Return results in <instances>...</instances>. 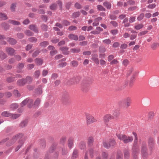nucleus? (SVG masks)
Instances as JSON below:
<instances>
[{
    "label": "nucleus",
    "instance_id": "1",
    "mask_svg": "<svg viewBox=\"0 0 159 159\" xmlns=\"http://www.w3.org/2000/svg\"><path fill=\"white\" fill-rule=\"evenodd\" d=\"M117 138L120 140L123 141L125 143H127L132 142L133 139V138L131 136H127L123 134H119L117 135Z\"/></svg>",
    "mask_w": 159,
    "mask_h": 159
},
{
    "label": "nucleus",
    "instance_id": "2",
    "mask_svg": "<svg viewBox=\"0 0 159 159\" xmlns=\"http://www.w3.org/2000/svg\"><path fill=\"white\" fill-rule=\"evenodd\" d=\"M85 116L86 118V122L87 125L96 122L97 121V120L94 118L93 116L89 114H86L85 115Z\"/></svg>",
    "mask_w": 159,
    "mask_h": 159
},
{
    "label": "nucleus",
    "instance_id": "3",
    "mask_svg": "<svg viewBox=\"0 0 159 159\" xmlns=\"http://www.w3.org/2000/svg\"><path fill=\"white\" fill-rule=\"evenodd\" d=\"M107 142H108L106 140H104L103 142V146L107 149H108L111 147L114 146L116 144L115 140L113 139H110L109 141V144L108 145H107Z\"/></svg>",
    "mask_w": 159,
    "mask_h": 159
},
{
    "label": "nucleus",
    "instance_id": "4",
    "mask_svg": "<svg viewBox=\"0 0 159 159\" xmlns=\"http://www.w3.org/2000/svg\"><path fill=\"white\" fill-rule=\"evenodd\" d=\"M147 150V149L146 145L145 144H143L142 147L141 153L142 157L144 159L146 158L148 156Z\"/></svg>",
    "mask_w": 159,
    "mask_h": 159
},
{
    "label": "nucleus",
    "instance_id": "5",
    "mask_svg": "<svg viewBox=\"0 0 159 159\" xmlns=\"http://www.w3.org/2000/svg\"><path fill=\"white\" fill-rule=\"evenodd\" d=\"M23 136V134H17L13 137L11 140V144H12L16 142V140L22 138Z\"/></svg>",
    "mask_w": 159,
    "mask_h": 159
},
{
    "label": "nucleus",
    "instance_id": "6",
    "mask_svg": "<svg viewBox=\"0 0 159 159\" xmlns=\"http://www.w3.org/2000/svg\"><path fill=\"white\" fill-rule=\"evenodd\" d=\"M87 153V156L88 157V154H89L90 156L91 157L93 158L94 157V156L96 154H98V152L97 151L94 152L93 150L92 149L90 148L89 149L87 152H86V153Z\"/></svg>",
    "mask_w": 159,
    "mask_h": 159
},
{
    "label": "nucleus",
    "instance_id": "7",
    "mask_svg": "<svg viewBox=\"0 0 159 159\" xmlns=\"http://www.w3.org/2000/svg\"><path fill=\"white\" fill-rule=\"evenodd\" d=\"M114 118V116L109 114L106 115L103 117V120L104 122L107 123L111 119Z\"/></svg>",
    "mask_w": 159,
    "mask_h": 159
},
{
    "label": "nucleus",
    "instance_id": "8",
    "mask_svg": "<svg viewBox=\"0 0 159 159\" xmlns=\"http://www.w3.org/2000/svg\"><path fill=\"white\" fill-rule=\"evenodd\" d=\"M74 138L73 137L70 138L68 140V146L70 149H71L74 145Z\"/></svg>",
    "mask_w": 159,
    "mask_h": 159
},
{
    "label": "nucleus",
    "instance_id": "9",
    "mask_svg": "<svg viewBox=\"0 0 159 159\" xmlns=\"http://www.w3.org/2000/svg\"><path fill=\"white\" fill-rule=\"evenodd\" d=\"M48 49L49 50H51L50 52V54L52 56H53L57 53V51L55 49V48L52 46H49L48 47Z\"/></svg>",
    "mask_w": 159,
    "mask_h": 159
},
{
    "label": "nucleus",
    "instance_id": "10",
    "mask_svg": "<svg viewBox=\"0 0 159 159\" xmlns=\"http://www.w3.org/2000/svg\"><path fill=\"white\" fill-rule=\"evenodd\" d=\"M123 102L125 104V107H128L130 105L131 103V99L130 98L127 97L124 99Z\"/></svg>",
    "mask_w": 159,
    "mask_h": 159
},
{
    "label": "nucleus",
    "instance_id": "11",
    "mask_svg": "<svg viewBox=\"0 0 159 159\" xmlns=\"http://www.w3.org/2000/svg\"><path fill=\"white\" fill-rule=\"evenodd\" d=\"M91 56L92 57L91 59L94 61L96 64H99V61L98 58V56L96 54H92Z\"/></svg>",
    "mask_w": 159,
    "mask_h": 159
},
{
    "label": "nucleus",
    "instance_id": "12",
    "mask_svg": "<svg viewBox=\"0 0 159 159\" xmlns=\"http://www.w3.org/2000/svg\"><path fill=\"white\" fill-rule=\"evenodd\" d=\"M59 49L65 55H67L69 53V52L68 51L69 48L67 47H60Z\"/></svg>",
    "mask_w": 159,
    "mask_h": 159
},
{
    "label": "nucleus",
    "instance_id": "13",
    "mask_svg": "<svg viewBox=\"0 0 159 159\" xmlns=\"http://www.w3.org/2000/svg\"><path fill=\"white\" fill-rule=\"evenodd\" d=\"M78 150L76 149H74L71 157V159H75L78 156Z\"/></svg>",
    "mask_w": 159,
    "mask_h": 159
},
{
    "label": "nucleus",
    "instance_id": "14",
    "mask_svg": "<svg viewBox=\"0 0 159 159\" xmlns=\"http://www.w3.org/2000/svg\"><path fill=\"white\" fill-rule=\"evenodd\" d=\"M139 151V149L137 146H133L132 148L133 155L134 156H137Z\"/></svg>",
    "mask_w": 159,
    "mask_h": 159
},
{
    "label": "nucleus",
    "instance_id": "15",
    "mask_svg": "<svg viewBox=\"0 0 159 159\" xmlns=\"http://www.w3.org/2000/svg\"><path fill=\"white\" fill-rule=\"evenodd\" d=\"M68 37L69 39L72 40L77 41L78 39V36L74 34H70L68 35Z\"/></svg>",
    "mask_w": 159,
    "mask_h": 159
},
{
    "label": "nucleus",
    "instance_id": "16",
    "mask_svg": "<svg viewBox=\"0 0 159 159\" xmlns=\"http://www.w3.org/2000/svg\"><path fill=\"white\" fill-rule=\"evenodd\" d=\"M6 50L8 53L10 55H13L15 52V50L13 48H7Z\"/></svg>",
    "mask_w": 159,
    "mask_h": 159
},
{
    "label": "nucleus",
    "instance_id": "17",
    "mask_svg": "<svg viewBox=\"0 0 159 159\" xmlns=\"http://www.w3.org/2000/svg\"><path fill=\"white\" fill-rule=\"evenodd\" d=\"M69 97L68 94L66 95H64L63 96L62 98V101L63 102L66 103L69 102Z\"/></svg>",
    "mask_w": 159,
    "mask_h": 159
},
{
    "label": "nucleus",
    "instance_id": "18",
    "mask_svg": "<svg viewBox=\"0 0 159 159\" xmlns=\"http://www.w3.org/2000/svg\"><path fill=\"white\" fill-rule=\"evenodd\" d=\"M8 22L9 23L14 25H20V23L19 22L15 20H8Z\"/></svg>",
    "mask_w": 159,
    "mask_h": 159
},
{
    "label": "nucleus",
    "instance_id": "19",
    "mask_svg": "<svg viewBox=\"0 0 159 159\" xmlns=\"http://www.w3.org/2000/svg\"><path fill=\"white\" fill-rule=\"evenodd\" d=\"M17 84L20 86H23L25 84L24 79H20L17 81Z\"/></svg>",
    "mask_w": 159,
    "mask_h": 159
},
{
    "label": "nucleus",
    "instance_id": "20",
    "mask_svg": "<svg viewBox=\"0 0 159 159\" xmlns=\"http://www.w3.org/2000/svg\"><path fill=\"white\" fill-rule=\"evenodd\" d=\"M1 115L3 117H9L10 116V115H11V113H10L8 111H3Z\"/></svg>",
    "mask_w": 159,
    "mask_h": 159
},
{
    "label": "nucleus",
    "instance_id": "21",
    "mask_svg": "<svg viewBox=\"0 0 159 159\" xmlns=\"http://www.w3.org/2000/svg\"><path fill=\"white\" fill-rule=\"evenodd\" d=\"M29 28L35 33H38V29L35 27V25H30Z\"/></svg>",
    "mask_w": 159,
    "mask_h": 159
},
{
    "label": "nucleus",
    "instance_id": "22",
    "mask_svg": "<svg viewBox=\"0 0 159 159\" xmlns=\"http://www.w3.org/2000/svg\"><path fill=\"white\" fill-rule=\"evenodd\" d=\"M7 41L11 44H15L16 43V41L14 39L11 38H7Z\"/></svg>",
    "mask_w": 159,
    "mask_h": 159
},
{
    "label": "nucleus",
    "instance_id": "23",
    "mask_svg": "<svg viewBox=\"0 0 159 159\" xmlns=\"http://www.w3.org/2000/svg\"><path fill=\"white\" fill-rule=\"evenodd\" d=\"M41 102L40 99L38 98L34 101V106L35 107H38Z\"/></svg>",
    "mask_w": 159,
    "mask_h": 159
},
{
    "label": "nucleus",
    "instance_id": "24",
    "mask_svg": "<svg viewBox=\"0 0 159 159\" xmlns=\"http://www.w3.org/2000/svg\"><path fill=\"white\" fill-rule=\"evenodd\" d=\"M66 137L65 136L62 137L60 139V143L62 145H64L66 141Z\"/></svg>",
    "mask_w": 159,
    "mask_h": 159
},
{
    "label": "nucleus",
    "instance_id": "25",
    "mask_svg": "<svg viewBox=\"0 0 159 159\" xmlns=\"http://www.w3.org/2000/svg\"><path fill=\"white\" fill-rule=\"evenodd\" d=\"M18 107V105L16 103H14L10 105V108L11 110L13 111L17 109Z\"/></svg>",
    "mask_w": 159,
    "mask_h": 159
},
{
    "label": "nucleus",
    "instance_id": "26",
    "mask_svg": "<svg viewBox=\"0 0 159 159\" xmlns=\"http://www.w3.org/2000/svg\"><path fill=\"white\" fill-rule=\"evenodd\" d=\"M28 100V107L29 108L31 107L33 105V100L32 99L27 98Z\"/></svg>",
    "mask_w": 159,
    "mask_h": 159
},
{
    "label": "nucleus",
    "instance_id": "27",
    "mask_svg": "<svg viewBox=\"0 0 159 159\" xmlns=\"http://www.w3.org/2000/svg\"><path fill=\"white\" fill-rule=\"evenodd\" d=\"M116 159H123L122 153L121 151H118L117 152Z\"/></svg>",
    "mask_w": 159,
    "mask_h": 159
},
{
    "label": "nucleus",
    "instance_id": "28",
    "mask_svg": "<svg viewBox=\"0 0 159 159\" xmlns=\"http://www.w3.org/2000/svg\"><path fill=\"white\" fill-rule=\"evenodd\" d=\"M93 142V138L92 137H89L88 139V143L89 146H91L92 145Z\"/></svg>",
    "mask_w": 159,
    "mask_h": 159
},
{
    "label": "nucleus",
    "instance_id": "29",
    "mask_svg": "<svg viewBox=\"0 0 159 159\" xmlns=\"http://www.w3.org/2000/svg\"><path fill=\"white\" fill-rule=\"evenodd\" d=\"M25 84H29L31 83L32 81V78L30 76L27 77L25 79H24Z\"/></svg>",
    "mask_w": 159,
    "mask_h": 159
},
{
    "label": "nucleus",
    "instance_id": "30",
    "mask_svg": "<svg viewBox=\"0 0 159 159\" xmlns=\"http://www.w3.org/2000/svg\"><path fill=\"white\" fill-rule=\"evenodd\" d=\"M20 115L19 114H12L11 113V115H10V117L12 119H15L19 117L20 116Z\"/></svg>",
    "mask_w": 159,
    "mask_h": 159
},
{
    "label": "nucleus",
    "instance_id": "31",
    "mask_svg": "<svg viewBox=\"0 0 159 159\" xmlns=\"http://www.w3.org/2000/svg\"><path fill=\"white\" fill-rule=\"evenodd\" d=\"M124 155L125 158H128L129 156V150L128 149H126L124 151Z\"/></svg>",
    "mask_w": 159,
    "mask_h": 159
},
{
    "label": "nucleus",
    "instance_id": "32",
    "mask_svg": "<svg viewBox=\"0 0 159 159\" xmlns=\"http://www.w3.org/2000/svg\"><path fill=\"white\" fill-rule=\"evenodd\" d=\"M8 17L7 15L2 13H0V19L3 20H6L7 19Z\"/></svg>",
    "mask_w": 159,
    "mask_h": 159
},
{
    "label": "nucleus",
    "instance_id": "33",
    "mask_svg": "<svg viewBox=\"0 0 159 159\" xmlns=\"http://www.w3.org/2000/svg\"><path fill=\"white\" fill-rule=\"evenodd\" d=\"M79 147L81 149H84L86 147L85 143L83 141H81L79 144Z\"/></svg>",
    "mask_w": 159,
    "mask_h": 159
},
{
    "label": "nucleus",
    "instance_id": "34",
    "mask_svg": "<svg viewBox=\"0 0 159 159\" xmlns=\"http://www.w3.org/2000/svg\"><path fill=\"white\" fill-rule=\"evenodd\" d=\"M40 74V71L39 70H37L34 73L33 76L35 78H38Z\"/></svg>",
    "mask_w": 159,
    "mask_h": 159
},
{
    "label": "nucleus",
    "instance_id": "35",
    "mask_svg": "<svg viewBox=\"0 0 159 159\" xmlns=\"http://www.w3.org/2000/svg\"><path fill=\"white\" fill-rule=\"evenodd\" d=\"M35 62L38 65H41L43 62V60L41 58H36L35 60Z\"/></svg>",
    "mask_w": 159,
    "mask_h": 159
},
{
    "label": "nucleus",
    "instance_id": "36",
    "mask_svg": "<svg viewBox=\"0 0 159 159\" xmlns=\"http://www.w3.org/2000/svg\"><path fill=\"white\" fill-rule=\"evenodd\" d=\"M28 124V121L27 120H24L22 121L20 124V126L21 127H24L26 126Z\"/></svg>",
    "mask_w": 159,
    "mask_h": 159
},
{
    "label": "nucleus",
    "instance_id": "37",
    "mask_svg": "<svg viewBox=\"0 0 159 159\" xmlns=\"http://www.w3.org/2000/svg\"><path fill=\"white\" fill-rule=\"evenodd\" d=\"M1 25L5 29H8L9 28V25L5 22L2 23L1 24Z\"/></svg>",
    "mask_w": 159,
    "mask_h": 159
},
{
    "label": "nucleus",
    "instance_id": "38",
    "mask_svg": "<svg viewBox=\"0 0 159 159\" xmlns=\"http://www.w3.org/2000/svg\"><path fill=\"white\" fill-rule=\"evenodd\" d=\"M133 134L135 137V139L134 142V146H137L136 145L137 143L138 138L136 134L133 132Z\"/></svg>",
    "mask_w": 159,
    "mask_h": 159
},
{
    "label": "nucleus",
    "instance_id": "39",
    "mask_svg": "<svg viewBox=\"0 0 159 159\" xmlns=\"http://www.w3.org/2000/svg\"><path fill=\"white\" fill-rule=\"evenodd\" d=\"M104 6L107 9H110L111 8V5L110 2H105L103 3Z\"/></svg>",
    "mask_w": 159,
    "mask_h": 159
},
{
    "label": "nucleus",
    "instance_id": "40",
    "mask_svg": "<svg viewBox=\"0 0 159 159\" xmlns=\"http://www.w3.org/2000/svg\"><path fill=\"white\" fill-rule=\"evenodd\" d=\"M70 51L72 53H78L80 52V50L79 48H74L71 49Z\"/></svg>",
    "mask_w": 159,
    "mask_h": 159
},
{
    "label": "nucleus",
    "instance_id": "41",
    "mask_svg": "<svg viewBox=\"0 0 159 159\" xmlns=\"http://www.w3.org/2000/svg\"><path fill=\"white\" fill-rule=\"evenodd\" d=\"M28 40L30 42L35 43L37 42V39L34 37H31L29 38Z\"/></svg>",
    "mask_w": 159,
    "mask_h": 159
},
{
    "label": "nucleus",
    "instance_id": "42",
    "mask_svg": "<svg viewBox=\"0 0 159 159\" xmlns=\"http://www.w3.org/2000/svg\"><path fill=\"white\" fill-rule=\"evenodd\" d=\"M24 33L26 35L29 36L33 35V32L29 30H26L25 31Z\"/></svg>",
    "mask_w": 159,
    "mask_h": 159
},
{
    "label": "nucleus",
    "instance_id": "43",
    "mask_svg": "<svg viewBox=\"0 0 159 159\" xmlns=\"http://www.w3.org/2000/svg\"><path fill=\"white\" fill-rule=\"evenodd\" d=\"M108 154L107 153L105 152H102V159H108Z\"/></svg>",
    "mask_w": 159,
    "mask_h": 159
},
{
    "label": "nucleus",
    "instance_id": "44",
    "mask_svg": "<svg viewBox=\"0 0 159 159\" xmlns=\"http://www.w3.org/2000/svg\"><path fill=\"white\" fill-rule=\"evenodd\" d=\"M154 143V142L153 139L151 138L150 139L148 142L149 146L150 148H152L153 147Z\"/></svg>",
    "mask_w": 159,
    "mask_h": 159
},
{
    "label": "nucleus",
    "instance_id": "45",
    "mask_svg": "<svg viewBox=\"0 0 159 159\" xmlns=\"http://www.w3.org/2000/svg\"><path fill=\"white\" fill-rule=\"evenodd\" d=\"M143 27V25L142 24H141L135 26L134 27V28L137 30H139L142 28Z\"/></svg>",
    "mask_w": 159,
    "mask_h": 159
},
{
    "label": "nucleus",
    "instance_id": "46",
    "mask_svg": "<svg viewBox=\"0 0 159 159\" xmlns=\"http://www.w3.org/2000/svg\"><path fill=\"white\" fill-rule=\"evenodd\" d=\"M49 44V43L47 41H43L40 43V45L43 47H45Z\"/></svg>",
    "mask_w": 159,
    "mask_h": 159
},
{
    "label": "nucleus",
    "instance_id": "47",
    "mask_svg": "<svg viewBox=\"0 0 159 159\" xmlns=\"http://www.w3.org/2000/svg\"><path fill=\"white\" fill-rule=\"evenodd\" d=\"M27 103L28 100L26 98L20 104V106L21 107H23L25 106L26 104H27Z\"/></svg>",
    "mask_w": 159,
    "mask_h": 159
},
{
    "label": "nucleus",
    "instance_id": "48",
    "mask_svg": "<svg viewBox=\"0 0 159 159\" xmlns=\"http://www.w3.org/2000/svg\"><path fill=\"white\" fill-rule=\"evenodd\" d=\"M99 52L102 53H103L106 51L105 48L103 47H100L99 48Z\"/></svg>",
    "mask_w": 159,
    "mask_h": 159
},
{
    "label": "nucleus",
    "instance_id": "49",
    "mask_svg": "<svg viewBox=\"0 0 159 159\" xmlns=\"http://www.w3.org/2000/svg\"><path fill=\"white\" fill-rule=\"evenodd\" d=\"M80 12L79 11L73 13L72 16L73 18H76L80 16Z\"/></svg>",
    "mask_w": 159,
    "mask_h": 159
},
{
    "label": "nucleus",
    "instance_id": "50",
    "mask_svg": "<svg viewBox=\"0 0 159 159\" xmlns=\"http://www.w3.org/2000/svg\"><path fill=\"white\" fill-rule=\"evenodd\" d=\"M119 114L118 110H113L112 111V114L115 116H117Z\"/></svg>",
    "mask_w": 159,
    "mask_h": 159
},
{
    "label": "nucleus",
    "instance_id": "51",
    "mask_svg": "<svg viewBox=\"0 0 159 159\" xmlns=\"http://www.w3.org/2000/svg\"><path fill=\"white\" fill-rule=\"evenodd\" d=\"M14 77H9L7 78V81L8 83H11L13 82L15 80Z\"/></svg>",
    "mask_w": 159,
    "mask_h": 159
},
{
    "label": "nucleus",
    "instance_id": "52",
    "mask_svg": "<svg viewBox=\"0 0 159 159\" xmlns=\"http://www.w3.org/2000/svg\"><path fill=\"white\" fill-rule=\"evenodd\" d=\"M13 94L17 97H19L20 95V93L17 90H15L13 91Z\"/></svg>",
    "mask_w": 159,
    "mask_h": 159
},
{
    "label": "nucleus",
    "instance_id": "53",
    "mask_svg": "<svg viewBox=\"0 0 159 159\" xmlns=\"http://www.w3.org/2000/svg\"><path fill=\"white\" fill-rule=\"evenodd\" d=\"M57 7V5L56 4L53 3L50 6V8L52 10H55L56 9Z\"/></svg>",
    "mask_w": 159,
    "mask_h": 159
},
{
    "label": "nucleus",
    "instance_id": "54",
    "mask_svg": "<svg viewBox=\"0 0 159 159\" xmlns=\"http://www.w3.org/2000/svg\"><path fill=\"white\" fill-rule=\"evenodd\" d=\"M144 16L143 13L141 14L137 17V20L138 21H141L142 20Z\"/></svg>",
    "mask_w": 159,
    "mask_h": 159
},
{
    "label": "nucleus",
    "instance_id": "55",
    "mask_svg": "<svg viewBox=\"0 0 159 159\" xmlns=\"http://www.w3.org/2000/svg\"><path fill=\"white\" fill-rule=\"evenodd\" d=\"M103 43L106 44H109L111 43V41L109 39H106L103 41Z\"/></svg>",
    "mask_w": 159,
    "mask_h": 159
},
{
    "label": "nucleus",
    "instance_id": "56",
    "mask_svg": "<svg viewBox=\"0 0 159 159\" xmlns=\"http://www.w3.org/2000/svg\"><path fill=\"white\" fill-rule=\"evenodd\" d=\"M62 23V25L65 26L69 25H70V24L69 22L66 20H63Z\"/></svg>",
    "mask_w": 159,
    "mask_h": 159
},
{
    "label": "nucleus",
    "instance_id": "57",
    "mask_svg": "<svg viewBox=\"0 0 159 159\" xmlns=\"http://www.w3.org/2000/svg\"><path fill=\"white\" fill-rule=\"evenodd\" d=\"M98 9L99 11H105V9L101 5H98L97 6Z\"/></svg>",
    "mask_w": 159,
    "mask_h": 159
},
{
    "label": "nucleus",
    "instance_id": "58",
    "mask_svg": "<svg viewBox=\"0 0 159 159\" xmlns=\"http://www.w3.org/2000/svg\"><path fill=\"white\" fill-rule=\"evenodd\" d=\"M7 57L6 55L3 52L0 53V58L1 59H4Z\"/></svg>",
    "mask_w": 159,
    "mask_h": 159
},
{
    "label": "nucleus",
    "instance_id": "59",
    "mask_svg": "<svg viewBox=\"0 0 159 159\" xmlns=\"http://www.w3.org/2000/svg\"><path fill=\"white\" fill-rule=\"evenodd\" d=\"M159 46V44L158 43H153L151 46V48L153 49H155L157 47Z\"/></svg>",
    "mask_w": 159,
    "mask_h": 159
},
{
    "label": "nucleus",
    "instance_id": "60",
    "mask_svg": "<svg viewBox=\"0 0 159 159\" xmlns=\"http://www.w3.org/2000/svg\"><path fill=\"white\" fill-rule=\"evenodd\" d=\"M77 29V28L75 26L72 25L69 27L68 30L70 31L75 30Z\"/></svg>",
    "mask_w": 159,
    "mask_h": 159
},
{
    "label": "nucleus",
    "instance_id": "61",
    "mask_svg": "<svg viewBox=\"0 0 159 159\" xmlns=\"http://www.w3.org/2000/svg\"><path fill=\"white\" fill-rule=\"evenodd\" d=\"M36 93L38 94H40L42 93V90L41 88H38L36 90Z\"/></svg>",
    "mask_w": 159,
    "mask_h": 159
},
{
    "label": "nucleus",
    "instance_id": "62",
    "mask_svg": "<svg viewBox=\"0 0 159 159\" xmlns=\"http://www.w3.org/2000/svg\"><path fill=\"white\" fill-rule=\"evenodd\" d=\"M68 153V151L66 148H63L62 149V154L63 155H66Z\"/></svg>",
    "mask_w": 159,
    "mask_h": 159
},
{
    "label": "nucleus",
    "instance_id": "63",
    "mask_svg": "<svg viewBox=\"0 0 159 159\" xmlns=\"http://www.w3.org/2000/svg\"><path fill=\"white\" fill-rule=\"evenodd\" d=\"M24 66V64L23 63H20L18 64V68L19 69H22Z\"/></svg>",
    "mask_w": 159,
    "mask_h": 159
},
{
    "label": "nucleus",
    "instance_id": "64",
    "mask_svg": "<svg viewBox=\"0 0 159 159\" xmlns=\"http://www.w3.org/2000/svg\"><path fill=\"white\" fill-rule=\"evenodd\" d=\"M5 97L7 98H9L12 95V93L10 92H7L5 93Z\"/></svg>",
    "mask_w": 159,
    "mask_h": 159
}]
</instances>
